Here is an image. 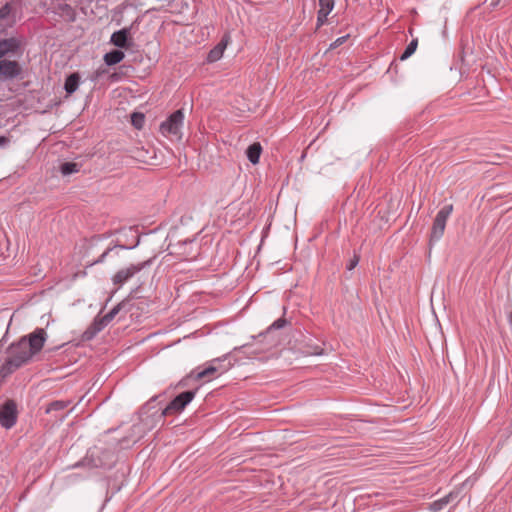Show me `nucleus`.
I'll return each instance as SVG.
<instances>
[{
  "label": "nucleus",
  "mask_w": 512,
  "mask_h": 512,
  "mask_svg": "<svg viewBox=\"0 0 512 512\" xmlns=\"http://www.w3.org/2000/svg\"><path fill=\"white\" fill-rule=\"evenodd\" d=\"M47 332L43 328H36L18 342L11 344L7 349V357L0 368V384L14 371L27 364L38 354L47 340Z\"/></svg>",
  "instance_id": "f257e3e1"
},
{
  "label": "nucleus",
  "mask_w": 512,
  "mask_h": 512,
  "mask_svg": "<svg viewBox=\"0 0 512 512\" xmlns=\"http://www.w3.org/2000/svg\"><path fill=\"white\" fill-rule=\"evenodd\" d=\"M184 121V113L182 110H177L172 113L169 118L164 121L160 126L161 133L166 137L181 138V127Z\"/></svg>",
  "instance_id": "f03ea898"
},
{
  "label": "nucleus",
  "mask_w": 512,
  "mask_h": 512,
  "mask_svg": "<svg viewBox=\"0 0 512 512\" xmlns=\"http://www.w3.org/2000/svg\"><path fill=\"white\" fill-rule=\"evenodd\" d=\"M150 260L140 262L137 264H131L127 267H124L118 270L112 277V282L118 288L125 284L128 280H130L135 274L144 269L147 265L150 264Z\"/></svg>",
  "instance_id": "7ed1b4c3"
},
{
  "label": "nucleus",
  "mask_w": 512,
  "mask_h": 512,
  "mask_svg": "<svg viewBox=\"0 0 512 512\" xmlns=\"http://www.w3.org/2000/svg\"><path fill=\"white\" fill-rule=\"evenodd\" d=\"M453 206L452 205H446L444 206L436 215L432 230H431V239L432 240H439L445 231L446 222L449 218L450 214L452 213Z\"/></svg>",
  "instance_id": "20e7f679"
},
{
  "label": "nucleus",
  "mask_w": 512,
  "mask_h": 512,
  "mask_svg": "<svg viewBox=\"0 0 512 512\" xmlns=\"http://www.w3.org/2000/svg\"><path fill=\"white\" fill-rule=\"evenodd\" d=\"M195 397L194 391H186L176 396L163 410V415H174L180 413Z\"/></svg>",
  "instance_id": "39448f33"
},
{
  "label": "nucleus",
  "mask_w": 512,
  "mask_h": 512,
  "mask_svg": "<svg viewBox=\"0 0 512 512\" xmlns=\"http://www.w3.org/2000/svg\"><path fill=\"white\" fill-rule=\"evenodd\" d=\"M17 420V406L13 400L6 401L0 407V424L6 429L13 427Z\"/></svg>",
  "instance_id": "423d86ee"
},
{
  "label": "nucleus",
  "mask_w": 512,
  "mask_h": 512,
  "mask_svg": "<svg viewBox=\"0 0 512 512\" xmlns=\"http://www.w3.org/2000/svg\"><path fill=\"white\" fill-rule=\"evenodd\" d=\"M319 10L317 15V28H320L327 21V16L334 8V0H318Z\"/></svg>",
  "instance_id": "0eeeda50"
},
{
  "label": "nucleus",
  "mask_w": 512,
  "mask_h": 512,
  "mask_svg": "<svg viewBox=\"0 0 512 512\" xmlns=\"http://www.w3.org/2000/svg\"><path fill=\"white\" fill-rule=\"evenodd\" d=\"M20 68L16 61H0V77L12 78L19 74Z\"/></svg>",
  "instance_id": "6e6552de"
},
{
  "label": "nucleus",
  "mask_w": 512,
  "mask_h": 512,
  "mask_svg": "<svg viewBox=\"0 0 512 512\" xmlns=\"http://www.w3.org/2000/svg\"><path fill=\"white\" fill-rule=\"evenodd\" d=\"M229 41V37L225 36L221 42L216 45L208 54L207 60L208 62H216L218 61L224 53L225 48L227 47Z\"/></svg>",
  "instance_id": "1a4fd4ad"
},
{
  "label": "nucleus",
  "mask_w": 512,
  "mask_h": 512,
  "mask_svg": "<svg viewBox=\"0 0 512 512\" xmlns=\"http://www.w3.org/2000/svg\"><path fill=\"white\" fill-rule=\"evenodd\" d=\"M217 362H220V359H214L207 368H205L204 370L198 372L195 375V379L196 380H201V379H204L206 377H213V376H215V374L218 371L221 370L220 366L214 365Z\"/></svg>",
  "instance_id": "9d476101"
},
{
  "label": "nucleus",
  "mask_w": 512,
  "mask_h": 512,
  "mask_svg": "<svg viewBox=\"0 0 512 512\" xmlns=\"http://www.w3.org/2000/svg\"><path fill=\"white\" fill-rule=\"evenodd\" d=\"M261 153L262 147L259 142L253 143L246 150V155L252 164H257L259 162Z\"/></svg>",
  "instance_id": "9b49d317"
},
{
  "label": "nucleus",
  "mask_w": 512,
  "mask_h": 512,
  "mask_svg": "<svg viewBox=\"0 0 512 512\" xmlns=\"http://www.w3.org/2000/svg\"><path fill=\"white\" fill-rule=\"evenodd\" d=\"M127 39H128V30L122 29L119 31H116L111 36V42L120 48H124L127 46Z\"/></svg>",
  "instance_id": "f8f14e48"
},
{
  "label": "nucleus",
  "mask_w": 512,
  "mask_h": 512,
  "mask_svg": "<svg viewBox=\"0 0 512 512\" xmlns=\"http://www.w3.org/2000/svg\"><path fill=\"white\" fill-rule=\"evenodd\" d=\"M11 5L9 3H6L3 7L0 9V27L5 28L7 26L12 25V21L10 20L11 15Z\"/></svg>",
  "instance_id": "ddd939ff"
},
{
  "label": "nucleus",
  "mask_w": 512,
  "mask_h": 512,
  "mask_svg": "<svg viewBox=\"0 0 512 512\" xmlns=\"http://www.w3.org/2000/svg\"><path fill=\"white\" fill-rule=\"evenodd\" d=\"M125 57L124 52L120 50H113L109 53H106L104 56V61L107 65H115L121 62Z\"/></svg>",
  "instance_id": "4468645a"
},
{
  "label": "nucleus",
  "mask_w": 512,
  "mask_h": 512,
  "mask_svg": "<svg viewBox=\"0 0 512 512\" xmlns=\"http://www.w3.org/2000/svg\"><path fill=\"white\" fill-rule=\"evenodd\" d=\"M17 48V41L15 39H6L0 41V58L9 52L15 51Z\"/></svg>",
  "instance_id": "2eb2a0df"
},
{
  "label": "nucleus",
  "mask_w": 512,
  "mask_h": 512,
  "mask_svg": "<svg viewBox=\"0 0 512 512\" xmlns=\"http://www.w3.org/2000/svg\"><path fill=\"white\" fill-rule=\"evenodd\" d=\"M79 75L76 73L71 74L65 81V90L68 94L74 93L79 86Z\"/></svg>",
  "instance_id": "dca6fc26"
},
{
  "label": "nucleus",
  "mask_w": 512,
  "mask_h": 512,
  "mask_svg": "<svg viewBox=\"0 0 512 512\" xmlns=\"http://www.w3.org/2000/svg\"><path fill=\"white\" fill-rule=\"evenodd\" d=\"M60 171H61L62 175L68 176V175L79 172V165L74 162H65V163L61 164Z\"/></svg>",
  "instance_id": "f3484780"
},
{
  "label": "nucleus",
  "mask_w": 512,
  "mask_h": 512,
  "mask_svg": "<svg viewBox=\"0 0 512 512\" xmlns=\"http://www.w3.org/2000/svg\"><path fill=\"white\" fill-rule=\"evenodd\" d=\"M451 499H452V494H449L437 501H434L431 504L430 508L432 511H435V512L440 511L443 509L444 506H446L451 501Z\"/></svg>",
  "instance_id": "a211bd4d"
},
{
  "label": "nucleus",
  "mask_w": 512,
  "mask_h": 512,
  "mask_svg": "<svg viewBox=\"0 0 512 512\" xmlns=\"http://www.w3.org/2000/svg\"><path fill=\"white\" fill-rule=\"evenodd\" d=\"M417 45H418V41L417 39H414L412 40L408 46L406 47L405 51L403 52V54L401 55L400 59L403 61V60H406L408 59L417 49Z\"/></svg>",
  "instance_id": "6ab92c4d"
},
{
  "label": "nucleus",
  "mask_w": 512,
  "mask_h": 512,
  "mask_svg": "<svg viewBox=\"0 0 512 512\" xmlns=\"http://www.w3.org/2000/svg\"><path fill=\"white\" fill-rule=\"evenodd\" d=\"M144 121H145L144 115L141 113H133L131 116L132 125L137 129L142 128Z\"/></svg>",
  "instance_id": "aec40b11"
},
{
  "label": "nucleus",
  "mask_w": 512,
  "mask_h": 512,
  "mask_svg": "<svg viewBox=\"0 0 512 512\" xmlns=\"http://www.w3.org/2000/svg\"><path fill=\"white\" fill-rule=\"evenodd\" d=\"M66 407V403L63 402V401H55V402H52L48 405V407L46 408V412L47 413H50L51 411H54V410H62Z\"/></svg>",
  "instance_id": "412c9836"
},
{
  "label": "nucleus",
  "mask_w": 512,
  "mask_h": 512,
  "mask_svg": "<svg viewBox=\"0 0 512 512\" xmlns=\"http://www.w3.org/2000/svg\"><path fill=\"white\" fill-rule=\"evenodd\" d=\"M358 261H359V258L357 256H355L349 263L348 265V269L349 270H352L356 267V265L358 264Z\"/></svg>",
  "instance_id": "4be33fe9"
},
{
  "label": "nucleus",
  "mask_w": 512,
  "mask_h": 512,
  "mask_svg": "<svg viewBox=\"0 0 512 512\" xmlns=\"http://www.w3.org/2000/svg\"><path fill=\"white\" fill-rule=\"evenodd\" d=\"M345 40H346V37H340L334 41V43L331 45V47H333V48L338 47L339 45L343 44Z\"/></svg>",
  "instance_id": "5701e85b"
},
{
  "label": "nucleus",
  "mask_w": 512,
  "mask_h": 512,
  "mask_svg": "<svg viewBox=\"0 0 512 512\" xmlns=\"http://www.w3.org/2000/svg\"><path fill=\"white\" fill-rule=\"evenodd\" d=\"M9 142V139L5 136H0V147L7 144Z\"/></svg>",
  "instance_id": "b1692460"
},
{
  "label": "nucleus",
  "mask_w": 512,
  "mask_h": 512,
  "mask_svg": "<svg viewBox=\"0 0 512 512\" xmlns=\"http://www.w3.org/2000/svg\"><path fill=\"white\" fill-rule=\"evenodd\" d=\"M274 325H276L277 327H281L282 326L281 322H279V321L275 322Z\"/></svg>",
  "instance_id": "393cba45"
},
{
  "label": "nucleus",
  "mask_w": 512,
  "mask_h": 512,
  "mask_svg": "<svg viewBox=\"0 0 512 512\" xmlns=\"http://www.w3.org/2000/svg\"><path fill=\"white\" fill-rule=\"evenodd\" d=\"M230 368V365H228L226 368L222 370V372H226Z\"/></svg>",
  "instance_id": "a878e982"
}]
</instances>
